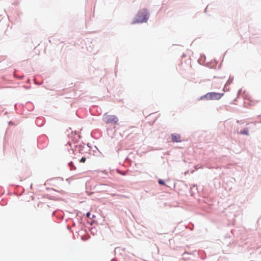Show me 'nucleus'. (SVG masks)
I'll list each match as a JSON object with an SVG mask.
<instances>
[{"instance_id":"nucleus-1","label":"nucleus","mask_w":261,"mask_h":261,"mask_svg":"<svg viewBox=\"0 0 261 261\" xmlns=\"http://www.w3.org/2000/svg\"><path fill=\"white\" fill-rule=\"evenodd\" d=\"M149 13L147 10L143 9L140 11L136 18L134 19L132 23H142L146 22L148 19Z\"/></svg>"},{"instance_id":"nucleus-2","label":"nucleus","mask_w":261,"mask_h":261,"mask_svg":"<svg viewBox=\"0 0 261 261\" xmlns=\"http://www.w3.org/2000/svg\"><path fill=\"white\" fill-rule=\"evenodd\" d=\"M103 120L106 123H116L119 119L115 115L105 114L103 116Z\"/></svg>"},{"instance_id":"nucleus-3","label":"nucleus","mask_w":261,"mask_h":261,"mask_svg":"<svg viewBox=\"0 0 261 261\" xmlns=\"http://www.w3.org/2000/svg\"><path fill=\"white\" fill-rule=\"evenodd\" d=\"M224 95V93H219L216 92H210L205 94L203 97L207 100H219Z\"/></svg>"},{"instance_id":"nucleus-4","label":"nucleus","mask_w":261,"mask_h":261,"mask_svg":"<svg viewBox=\"0 0 261 261\" xmlns=\"http://www.w3.org/2000/svg\"><path fill=\"white\" fill-rule=\"evenodd\" d=\"M172 138V141L173 142H180L181 137L180 135L177 134H172L171 135Z\"/></svg>"},{"instance_id":"nucleus-5","label":"nucleus","mask_w":261,"mask_h":261,"mask_svg":"<svg viewBox=\"0 0 261 261\" xmlns=\"http://www.w3.org/2000/svg\"><path fill=\"white\" fill-rule=\"evenodd\" d=\"M240 134H243V135H248V129H244L243 130L240 132Z\"/></svg>"},{"instance_id":"nucleus-6","label":"nucleus","mask_w":261,"mask_h":261,"mask_svg":"<svg viewBox=\"0 0 261 261\" xmlns=\"http://www.w3.org/2000/svg\"><path fill=\"white\" fill-rule=\"evenodd\" d=\"M159 184H160V185H165V183L164 182V181L162 179H159Z\"/></svg>"},{"instance_id":"nucleus-7","label":"nucleus","mask_w":261,"mask_h":261,"mask_svg":"<svg viewBox=\"0 0 261 261\" xmlns=\"http://www.w3.org/2000/svg\"><path fill=\"white\" fill-rule=\"evenodd\" d=\"M86 160V158L85 157H83L82 158V159H81L80 160V162H82V163H84Z\"/></svg>"},{"instance_id":"nucleus-8","label":"nucleus","mask_w":261,"mask_h":261,"mask_svg":"<svg viewBox=\"0 0 261 261\" xmlns=\"http://www.w3.org/2000/svg\"><path fill=\"white\" fill-rule=\"evenodd\" d=\"M90 215H91L90 213V212H88V213H87L86 216H87V217L88 218H90Z\"/></svg>"}]
</instances>
